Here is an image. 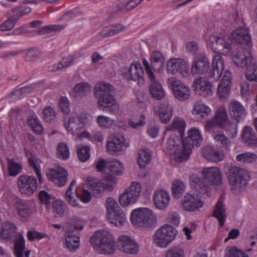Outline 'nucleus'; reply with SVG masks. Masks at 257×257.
<instances>
[{"label":"nucleus","mask_w":257,"mask_h":257,"mask_svg":"<svg viewBox=\"0 0 257 257\" xmlns=\"http://www.w3.org/2000/svg\"><path fill=\"white\" fill-rule=\"evenodd\" d=\"M252 56L248 53L245 54L243 53H236L232 58L233 63L238 67L242 68L248 66L252 61H255Z\"/></svg>","instance_id":"35"},{"label":"nucleus","mask_w":257,"mask_h":257,"mask_svg":"<svg viewBox=\"0 0 257 257\" xmlns=\"http://www.w3.org/2000/svg\"><path fill=\"white\" fill-rule=\"evenodd\" d=\"M106 219L111 224L117 227L123 226L126 222V215L121 209L110 214H106Z\"/></svg>","instance_id":"29"},{"label":"nucleus","mask_w":257,"mask_h":257,"mask_svg":"<svg viewBox=\"0 0 257 257\" xmlns=\"http://www.w3.org/2000/svg\"><path fill=\"white\" fill-rule=\"evenodd\" d=\"M229 37L233 43L238 45H244L247 47L252 46L251 37L249 29L242 26H239L231 31Z\"/></svg>","instance_id":"16"},{"label":"nucleus","mask_w":257,"mask_h":257,"mask_svg":"<svg viewBox=\"0 0 257 257\" xmlns=\"http://www.w3.org/2000/svg\"><path fill=\"white\" fill-rule=\"evenodd\" d=\"M224 257H249L242 250L235 246H228L224 250Z\"/></svg>","instance_id":"55"},{"label":"nucleus","mask_w":257,"mask_h":257,"mask_svg":"<svg viewBox=\"0 0 257 257\" xmlns=\"http://www.w3.org/2000/svg\"><path fill=\"white\" fill-rule=\"evenodd\" d=\"M228 110L230 115L238 122L246 116L247 111L243 105L236 100L231 101L228 105Z\"/></svg>","instance_id":"27"},{"label":"nucleus","mask_w":257,"mask_h":257,"mask_svg":"<svg viewBox=\"0 0 257 257\" xmlns=\"http://www.w3.org/2000/svg\"><path fill=\"white\" fill-rule=\"evenodd\" d=\"M130 192L134 196H135L138 200L141 196L142 191V187L141 183L137 181H133L131 182L129 186L125 188Z\"/></svg>","instance_id":"54"},{"label":"nucleus","mask_w":257,"mask_h":257,"mask_svg":"<svg viewBox=\"0 0 257 257\" xmlns=\"http://www.w3.org/2000/svg\"><path fill=\"white\" fill-rule=\"evenodd\" d=\"M230 120L228 119L227 111L223 106L218 108L215 113L214 117L208 119L205 125V130L208 132H212L216 126L220 127H225V125Z\"/></svg>","instance_id":"19"},{"label":"nucleus","mask_w":257,"mask_h":257,"mask_svg":"<svg viewBox=\"0 0 257 257\" xmlns=\"http://www.w3.org/2000/svg\"><path fill=\"white\" fill-rule=\"evenodd\" d=\"M15 209L22 221H26L35 213V208L29 201L17 199L14 203Z\"/></svg>","instance_id":"18"},{"label":"nucleus","mask_w":257,"mask_h":257,"mask_svg":"<svg viewBox=\"0 0 257 257\" xmlns=\"http://www.w3.org/2000/svg\"><path fill=\"white\" fill-rule=\"evenodd\" d=\"M229 184L232 190H237L246 185L249 180L248 173L235 166H231L227 173Z\"/></svg>","instance_id":"11"},{"label":"nucleus","mask_w":257,"mask_h":257,"mask_svg":"<svg viewBox=\"0 0 257 257\" xmlns=\"http://www.w3.org/2000/svg\"><path fill=\"white\" fill-rule=\"evenodd\" d=\"M245 76L247 80L250 81H254L257 85V61H252V63L246 67Z\"/></svg>","instance_id":"50"},{"label":"nucleus","mask_w":257,"mask_h":257,"mask_svg":"<svg viewBox=\"0 0 257 257\" xmlns=\"http://www.w3.org/2000/svg\"><path fill=\"white\" fill-rule=\"evenodd\" d=\"M76 180L71 181L65 192V198L68 203L73 206L81 207L79 198L81 202L87 203L92 198L91 194L87 190L84 189L81 193H79Z\"/></svg>","instance_id":"10"},{"label":"nucleus","mask_w":257,"mask_h":257,"mask_svg":"<svg viewBox=\"0 0 257 257\" xmlns=\"http://www.w3.org/2000/svg\"><path fill=\"white\" fill-rule=\"evenodd\" d=\"M130 221L136 228H153L158 223L156 214L148 207L133 209L130 214Z\"/></svg>","instance_id":"3"},{"label":"nucleus","mask_w":257,"mask_h":257,"mask_svg":"<svg viewBox=\"0 0 257 257\" xmlns=\"http://www.w3.org/2000/svg\"><path fill=\"white\" fill-rule=\"evenodd\" d=\"M241 137L242 141L248 146L253 148L257 147V138L255 133L251 127L244 126L242 131Z\"/></svg>","instance_id":"32"},{"label":"nucleus","mask_w":257,"mask_h":257,"mask_svg":"<svg viewBox=\"0 0 257 257\" xmlns=\"http://www.w3.org/2000/svg\"><path fill=\"white\" fill-rule=\"evenodd\" d=\"M203 155L207 160L214 162L222 161L224 157V153L222 150L211 147L204 148Z\"/></svg>","instance_id":"31"},{"label":"nucleus","mask_w":257,"mask_h":257,"mask_svg":"<svg viewBox=\"0 0 257 257\" xmlns=\"http://www.w3.org/2000/svg\"><path fill=\"white\" fill-rule=\"evenodd\" d=\"M52 208L57 216H62L64 214L67 206L63 201L57 199L53 203Z\"/></svg>","instance_id":"59"},{"label":"nucleus","mask_w":257,"mask_h":257,"mask_svg":"<svg viewBox=\"0 0 257 257\" xmlns=\"http://www.w3.org/2000/svg\"><path fill=\"white\" fill-rule=\"evenodd\" d=\"M77 155L79 160L83 162L90 158V148L88 146H81L78 148Z\"/></svg>","instance_id":"62"},{"label":"nucleus","mask_w":257,"mask_h":257,"mask_svg":"<svg viewBox=\"0 0 257 257\" xmlns=\"http://www.w3.org/2000/svg\"><path fill=\"white\" fill-rule=\"evenodd\" d=\"M193 87L197 93L203 97H210L213 95V85L205 77H200L193 82Z\"/></svg>","instance_id":"23"},{"label":"nucleus","mask_w":257,"mask_h":257,"mask_svg":"<svg viewBox=\"0 0 257 257\" xmlns=\"http://www.w3.org/2000/svg\"><path fill=\"white\" fill-rule=\"evenodd\" d=\"M64 245L70 251H75L80 245V238L74 231H66Z\"/></svg>","instance_id":"30"},{"label":"nucleus","mask_w":257,"mask_h":257,"mask_svg":"<svg viewBox=\"0 0 257 257\" xmlns=\"http://www.w3.org/2000/svg\"><path fill=\"white\" fill-rule=\"evenodd\" d=\"M186 127V122L184 119L180 117H175L170 126H168L165 134H167L171 131L178 130L180 134H183Z\"/></svg>","instance_id":"48"},{"label":"nucleus","mask_w":257,"mask_h":257,"mask_svg":"<svg viewBox=\"0 0 257 257\" xmlns=\"http://www.w3.org/2000/svg\"><path fill=\"white\" fill-rule=\"evenodd\" d=\"M114 88L113 86L104 81L97 83L94 87V95L95 97L104 95L111 94Z\"/></svg>","instance_id":"41"},{"label":"nucleus","mask_w":257,"mask_h":257,"mask_svg":"<svg viewBox=\"0 0 257 257\" xmlns=\"http://www.w3.org/2000/svg\"><path fill=\"white\" fill-rule=\"evenodd\" d=\"M211 67L213 71V76L218 79L224 69V61L223 58L218 54L213 56L212 59Z\"/></svg>","instance_id":"33"},{"label":"nucleus","mask_w":257,"mask_h":257,"mask_svg":"<svg viewBox=\"0 0 257 257\" xmlns=\"http://www.w3.org/2000/svg\"><path fill=\"white\" fill-rule=\"evenodd\" d=\"M167 83L169 87L172 90L174 97L178 100L184 101L190 98L191 91L189 86L175 77L168 78Z\"/></svg>","instance_id":"13"},{"label":"nucleus","mask_w":257,"mask_h":257,"mask_svg":"<svg viewBox=\"0 0 257 257\" xmlns=\"http://www.w3.org/2000/svg\"><path fill=\"white\" fill-rule=\"evenodd\" d=\"M139 200L126 189L119 195V202L122 207H127L137 203Z\"/></svg>","instance_id":"47"},{"label":"nucleus","mask_w":257,"mask_h":257,"mask_svg":"<svg viewBox=\"0 0 257 257\" xmlns=\"http://www.w3.org/2000/svg\"><path fill=\"white\" fill-rule=\"evenodd\" d=\"M158 115L162 123H167L173 116V108L169 103H164L160 105Z\"/></svg>","instance_id":"37"},{"label":"nucleus","mask_w":257,"mask_h":257,"mask_svg":"<svg viewBox=\"0 0 257 257\" xmlns=\"http://www.w3.org/2000/svg\"><path fill=\"white\" fill-rule=\"evenodd\" d=\"M34 90V88L32 86H27L23 87L16 90L10 95V97L12 100H16L22 99L28 94L32 92Z\"/></svg>","instance_id":"49"},{"label":"nucleus","mask_w":257,"mask_h":257,"mask_svg":"<svg viewBox=\"0 0 257 257\" xmlns=\"http://www.w3.org/2000/svg\"><path fill=\"white\" fill-rule=\"evenodd\" d=\"M129 145L122 135L117 134L109 138L107 142L106 148L110 154L117 156L124 152Z\"/></svg>","instance_id":"14"},{"label":"nucleus","mask_w":257,"mask_h":257,"mask_svg":"<svg viewBox=\"0 0 257 257\" xmlns=\"http://www.w3.org/2000/svg\"><path fill=\"white\" fill-rule=\"evenodd\" d=\"M91 86L87 82H80L76 84L70 94L75 98L83 97L91 93Z\"/></svg>","instance_id":"34"},{"label":"nucleus","mask_w":257,"mask_h":257,"mask_svg":"<svg viewBox=\"0 0 257 257\" xmlns=\"http://www.w3.org/2000/svg\"><path fill=\"white\" fill-rule=\"evenodd\" d=\"M232 75L229 70L225 71L223 77L217 85V94L222 100L228 98L230 94Z\"/></svg>","instance_id":"22"},{"label":"nucleus","mask_w":257,"mask_h":257,"mask_svg":"<svg viewBox=\"0 0 257 257\" xmlns=\"http://www.w3.org/2000/svg\"><path fill=\"white\" fill-rule=\"evenodd\" d=\"M151 63L153 69L157 72H161L164 68V58L159 51H154L150 56Z\"/></svg>","instance_id":"40"},{"label":"nucleus","mask_w":257,"mask_h":257,"mask_svg":"<svg viewBox=\"0 0 257 257\" xmlns=\"http://www.w3.org/2000/svg\"><path fill=\"white\" fill-rule=\"evenodd\" d=\"M105 190L112 191L118 184V178L111 174L106 175L102 180Z\"/></svg>","instance_id":"52"},{"label":"nucleus","mask_w":257,"mask_h":257,"mask_svg":"<svg viewBox=\"0 0 257 257\" xmlns=\"http://www.w3.org/2000/svg\"><path fill=\"white\" fill-rule=\"evenodd\" d=\"M57 155L62 160H67L69 156V149L67 145L64 143H61L58 145L57 149Z\"/></svg>","instance_id":"60"},{"label":"nucleus","mask_w":257,"mask_h":257,"mask_svg":"<svg viewBox=\"0 0 257 257\" xmlns=\"http://www.w3.org/2000/svg\"><path fill=\"white\" fill-rule=\"evenodd\" d=\"M137 164L140 168H145L151 160V151L149 149H142L139 151Z\"/></svg>","instance_id":"44"},{"label":"nucleus","mask_w":257,"mask_h":257,"mask_svg":"<svg viewBox=\"0 0 257 257\" xmlns=\"http://www.w3.org/2000/svg\"><path fill=\"white\" fill-rule=\"evenodd\" d=\"M97 104L100 109L107 111L110 114L118 112L119 104L111 94L96 97Z\"/></svg>","instance_id":"20"},{"label":"nucleus","mask_w":257,"mask_h":257,"mask_svg":"<svg viewBox=\"0 0 257 257\" xmlns=\"http://www.w3.org/2000/svg\"><path fill=\"white\" fill-rule=\"evenodd\" d=\"M201 173L202 178L195 174L189 177V184L193 190L200 189L203 192L208 193L211 184L217 185L221 183V174L217 167H205L202 169Z\"/></svg>","instance_id":"2"},{"label":"nucleus","mask_w":257,"mask_h":257,"mask_svg":"<svg viewBox=\"0 0 257 257\" xmlns=\"http://www.w3.org/2000/svg\"><path fill=\"white\" fill-rule=\"evenodd\" d=\"M148 107L145 103H140L138 105L139 118H130L128 119V124L133 129L138 130L146 124V115L148 113Z\"/></svg>","instance_id":"26"},{"label":"nucleus","mask_w":257,"mask_h":257,"mask_svg":"<svg viewBox=\"0 0 257 257\" xmlns=\"http://www.w3.org/2000/svg\"><path fill=\"white\" fill-rule=\"evenodd\" d=\"M226 132V134L230 139H234L237 136V124L233 122L229 121L225 127H222Z\"/></svg>","instance_id":"58"},{"label":"nucleus","mask_w":257,"mask_h":257,"mask_svg":"<svg viewBox=\"0 0 257 257\" xmlns=\"http://www.w3.org/2000/svg\"><path fill=\"white\" fill-rule=\"evenodd\" d=\"M151 84L149 87L150 92L153 97L160 100L162 99L165 95V91L161 83L154 78H149Z\"/></svg>","instance_id":"36"},{"label":"nucleus","mask_w":257,"mask_h":257,"mask_svg":"<svg viewBox=\"0 0 257 257\" xmlns=\"http://www.w3.org/2000/svg\"><path fill=\"white\" fill-rule=\"evenodd\" d=\"M177 230L169 225H164L158 228L152 236L153 243L157 247L165 248L176 238Z\"/></svg>","instance_id":"9"},{"label":"nucleus","mask_w":257,"mask_h":257,"mask_svg":"<svg viewBox=\"0 0 257 257\" xmlns=\"http://www.w3.org/2000/svg\"><path fill=\"white\" fill-rule=\"evenodd\" d=\"M211 112V109L202 102H196L192 110L193 115L201 118L207 117Z\"/></svg>","instance_id":"39"},{"label":"nucleus","mask_w":257,"mask_h":257,"mask_svg":"<svg viewBox=\"0 0 257 257\" xmlns=\"http://www.w3.org/2000/svg\"><path fill=\"white\" fill-rule=\"evenodd\" d=\"M17 227L11 222L6 221L3 223L0 232V237L8 241H11L16 237L14 253L16 257H24L25 239L19 234L17 235Z\"/></svg>","instance_id":"5"},{"label":"nucleus","mask_w":257,"mask_h":257,"mask_svg":"<svg viewBox=\"0 0 257 257\" xmlns=\"http://www.w3.org/2000/svg\"><path fill=\"white\" fill-rule=\"evenodd\" d=\"M213 216L218 220L219 225L222 226L226 220V209L224 203L219 200L215 206Z\"/></svg>","instance_id":"42"},{"label":"nucleus","mask_w":257,"mask_h":257,"mask_svg":"<svg viewBox=\"0 0 257 257\" xmlns=\"http://www.w3.org/2000/svg\"><path fill=\"white\" fill-rule=\"evenodd\" d=\"M93 121V116L89 113L72 114L68 118L64 119V125L67 133L74 136L78 135L83 128L90 126Z\"/></svg>","instance_id":"6"},{"label":"nucleus","mask_w":257,"mask_h":257,"mask_svg":"<svg viewBox=\"0 0 257 257\" xmlns=\"http://www.w3.org/2000/svg\"><path fill=\"white\" fill-rule=\"evenodd\" d=\"M209 67V61L207 56L199 55L195 57L192 63L191 72L193 74H203L206 72Z\"/></svg>","instance_id":"28"},{"label":"nucleus","mask_w":257,"mask_h":257,"mask_svg":"<svg viewBox=\"0 0 257 257\" xmlns=\"http://www.w3.org/2000/svg\"><path fill=\"white\" fill-rule=\"evenodd\" d=\"M167 153L176 162H182L188 159L190 149L187 148L184 141L174 134L170 135L166 144Z\"/></svg>","instance_id":"4"},{"label":"nucleus","mask_w":257,"mask_h":257,"mask_svg":"<svg viewBox=\"0 0 257 257\" xmlns=\"http://www.w3.org/2000/svg\"><path fill=\"white\" fill-rule=\"evenodd\" d=\"M186 188L185 183L180 179L173 180L171 184V191L174 198H179Z\"/></svg>","instance_id":"46"},{"label":"nucleus","mask_w":257,"mask_h":257,"mask_svg":"<svg viewBox=\"0 0 257 257\" xmlns=\"http://www.w3.org/2000/svg\"><path fill=\"white\" fill-rule=\"evenodd\" d=\"M17 187L22 194L29 196L37 190V180L33 176L21 175L18 178Z\"/></svg>","instance_id":"17"},{"label":"nucleus","mask_w":257,"mask_h":257,"mask_svg":"<svg viewBox=\"0 0 257 257\" xmlns=\"http://www.w3.org/2000/svg\"><path fill=\"white\" fill-rule=\"evenodd\" d=\"M187 137L184 140V144L187 148L190 149L191 152L192 148L200 146L203 141L200 130L196 127H192L187 132Z\"/></svg>","instance_id":"25"},{"label":"nucleus","mask_w":257,"mask_h":257,"mask_svg":"<svg viewBox=\"0 0 257 257\" xmlns=\"http://www.w3.org/2000/svg\"><path fill=\"white\" fill-rule=\"evenodd\" d=\"M231 40L229 36L214 33L207 41L209 47L214 52L224 56H231L233 53Z\"/></svg>","instance_id":"7"},{"label":"nucleus","mask_w":257,"mask_h":257,"mask_svg":"<svg viewBox=\"0 0 257 257\" xmlns=\"http://www.w3.org/2000/svg\"><path fill=\"white\" fill-rule=\"evenodd\" d=\"M195 192L185 194L180 201L181 208L186 211L195 212L199 211L204 204V196L207 193L200 189Z\"/></svg>","instance_id":"8"},{"label":"nucleus","mask_w":257,"mask_h":257,"mask_svg":"<svg viewBox=\"0 0 257 257\" xmlns=\"http://www.w3.org/2000/svg\"><path fill=\"white\" fill-rule=\"evenodd\" d=\"M171 197L169 192L163 189L155 190L153 194V202L158 210H164L168 206Z\"/></svg>","instance_id":"24"},{"label":"nucleus","mask_w":257,"mask_h":257,"mask_svg":"<svg viewBox=\"0 0 257 257\" xmlns=\"http://www.w3.org/2000/svg\"><path fill=\"white\" fill-rule=\"evenodd\" d=\"M109 171L116 176H121L124 168L122 163L118 160H113L109 163L108 166Z\"/></svg>","instance_id":"51"},{"label":"nucleus","mask_w":257,"mask_h":257,"mask_svg":"<svg viewBox=\"0 0 257 257\" xmlns=\"http://www.w3.org/2000/svg\"><path fill=\"white\" fill-rule=\"evenodd\" d=\"M165 257H185L184 249L179 246H172L166 252Z\"/></svg>","instance_id":"61"},{"label":"nucleus","mask_w":257,"mask_h":257,"mask_svg":"<svg viewBox=\"0 0 257 257\" xmlns=\"http://www.w3.org/2000/svg\"><path fill=\"white\" fill-rule=\"evenodd\" d=\"M25 152L30 166L34 169V172L38 178L39 183L42 184L43 180L40 170V165L38 163V160L32 152L30 151L25 149Z\"/></svg>","instance_id":"38"},{"label":"nucleus","mask_w":257,"mask_h":257,"mask_svg":"<svg viewBox=\"0 0 257 257\" xmlns=\"http://www.w3.org/2000/svg\"><path fill=\"white\" fill-rule=\"evenodd\" d=\"M120 74L126 80L138 81L139 84L143 82L144 71L139 62H132L129 65L122 67Z\"/></svg>","instance_id":"12"},{"label":"nucleus","mask_w":257,"mask_h":257,"mask_svg":"<svg viewBox=\"0 0 257 257\" xmlns=\"http://www.w3.org/2000/svg\"><path fill=\"white\" fill-rule=\"evenodd\" d=\"M45 174L48 180L57 186H63L67 181L68 172L60 166L56 168L48 169Z\"/></svg>","instance_id":"21"},{"label":"nucleus","mask_w":257,"mask_h":257,"mask_svg":"<svg viewBox=\"0 0 257 257\" xmlns=\"http://www.w3.org/2000/svg\"><path fill=\"white\" fill-rule=\"evenodd\" d=\"M236 160L241 163H252L257 159V156L254 153L245 152L239 154L236 156Z\"/></svg>","instance_id":"53"},{"label":"nucleus","mask_w":257,"mask_h":257,"mask_svg":"<svg viewBox=\"0 0 257 257\" xmlns=\"http://www.w3.org/2000/svg\"><path fill=\"white\" fill-rule=\"evenodd\" d=\"M90 243L98 253L112 255L118 250L126 255H136L140 251L137 240L130 235L121 234L116 241L113 234L108 230L100 229L95 231L90 238Z\"/></svg>","instance_id":"1"},{"label":"nucleus","mask_w":257,"mask_h":257,"mask_svg":"<svg viewBox=\"0 0 257 257\" xmlns=\"http://www.w3.org/2000/svg\"><path fill=\"white\" fill-rule=\"evenodd\" d=\"M96 123L98 127L102 130H110L115 125V120L113 118L104 115H97Z\"/></svg>","instance_id":"43"},{"label":"nucleus","mask_w":257,"mask_h":257,"mask_svg":"<svg viewBox=\"0 0 257 257\" xmlns=\"http://www.w3.org/2000/svg\"><path fill=\"white\" fill-rule=\"evenodd\" d=\"M106 214H110L121 208L118 205L116 200L112 197H108L106 199Z\"/></svg>","instance_id":"64"},{"label":"nucleus","mask_w":257,"mask_h":257,"mask_svg":"<svg viewBox=\"0 0 257 257\" xmlns=\"http://www.w3.org/2000/svg\"><path fill=\"white\" fill-rule=\"evenodd\" d=\"M28 124L31 127L32 131L38 134H41L43 132V128L42 124L37 117H32L28 120Z\"/></svg>","instance_id":"57"},{"label":"nucleus","mask_w":257,"mask_h":257,"mask_svg":"<svg viewBox=\"0 0 257 257\" xmlns=\"http://www.w3.org/2000/svg\"><path fill=\"white\" fill-rule=\"evenodd\" d=\"M124 27L121 24H117L105 28L101 32V35L103 37L113 36L122 31Z\"/></svg>","instance_id":"56"},{"label":"nucleus","mask_w":257,"mask_h":257,"mask_svg":"<svg viewBox=\"0 0 257 257\" xmlns=\"http://www.w3.org/2000/svg\"><path fill=\"white\" fill-rule=\"evenodd\" d=\"M86 182L95 194H99L106 190L102 180L92 177L86 178Z\"/></svg>","instance_id":"45"},{"label":"nucleus","mask_w":257,"mask_h":257,"mask_svg":"<svg viewBox=\"0 0 257 257\" xmlns=\"http://www.w3.org/2000/svg\"><path fill=\"white\" fill-rule=\"evenodd\" d=\"M166 70L168 73H180L183 77L189 75L190 67L188 62L181 58H171L167 62Z\"/></svg>","instance_id":"15"},{"label":"nucleus","mask_w":257,"mask_h":257,"mask_svg":"<svg viewBox=\"0 0 257 257\" xmlns=\"http://www.w3.org/2000/svg\"><path fill=\"white\" fill-rule=\"evenodd\" d=\"M8 168L10 175L14 177L19 174L22 170V167L20 164L10 159L8 160Z\"/></svg>","instance_id":"63"}]
</instances>
